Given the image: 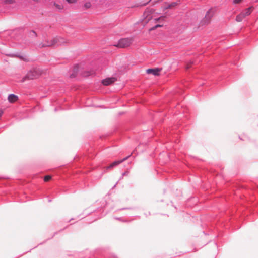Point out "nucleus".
<instances>
[{"label":"nucleus","mask_w":258,"mask_h":258,"mask_svg":"<svg viewBox=\"0 0 258 258\" xmlns=\"http://www.w3.org/2000/svg\"><path fill=\"white\" fill-rule=\"evenodd\" d=\"M128 157L129 156L123 158L122 160H119V161H116L113 162L112 164H110V165L108 167V168H112V167H113L114 166L118 165L120 163H121L122 162H123L124 161L126 160L128 158Z\"/></svg>","instance_id":"1a4fd4ad"},{"label":"nucleus","mask_w":258,"mask_h":258,"mask_svg":"<svg viewBox=\"0 0 258 258\" xmlns=\"http://www.w3.org/2000/svg\"><path fill=\"white\" fill-rule=\"evenodd\" d=\"M53 38V41L54 42V45H64L69 43V41L61 37H55Z\"/></svg>","instance_id":"39448f33"},{"label":"nucleus","mask_w":258,"mask_h":258,"mask_svg":"<svg viewBox=\"0 0 258 258\" xmlns=\"http://www.w3.org/2000/svg\"><path fill=\"white\" fill-rule=\"evenodd\" d=\"M252 12V8L249 7L247 9H246L244 11H243L242 13L243 14H244V16L246 17L247 16H248L250 14V13Z\"/></svg>","instance_id":"9b49d317"},{"label":"nucleus","mask_w":258,"mask_h":258,"mask_svg":"<svg viewBox=\"0 0 258 258\" xmlns=\"http://www.w3.org/2000/svg\"><path fill=\"white\" fill-rule=\"evenodd\" d=\"M162 27V25H159V24L156 25L155 26H154V27H152L151 28H150L149 29V31H152V30H154L157 29L158 27Z\"/></svg>","instance_id":"dca6fc26"},{"label":"nucleus","mask_w":258,"mask_h":258,"mask_svg":"<svg viewBox=\"0 0 258 258\" xmlns=\"http://www.w3.org/2000/svg\"><path fill=\"white\" fill-rule=\"evenodd\" d=\"M39 76V73L36 70H32L28 72V73L22 79L21 82H24L26 81L33 80L37 78Z\"/></svg>","instance_id":"f03ea898"},{"label":"nucleus","mask_w":258,"mask_h":258,"mask_svg":"<svg viewBox=\"0 0 258 258\" xmlns=\"http://www.w3.org/2000/svg\"><path fill=\"white\" fill-rule=\"evenodd\" d=\"M18 100V97L14 94H11L8 97V100L11 103H14Z\"/></svg>","instance_id":"9d476101"},{"label":"nucleus","mask_w":258,"mask_h":258,"mask_svg":"<svg viewBox=\"0 0 258 258\" xmlns=\"http://www.w3.org/2000/svg\"><path fill=\"white\" fill-rule=\"evenodd\" d=\"M116 81V79L114 77L108 78L102 80V82L103 85L108 86L113 83Z\"/></svg>","instance_id":"0eeeda50"},{"label":"nucleus","mask_w":258,"mask_h":258,"mask_svg":"<svg viewBox=\"0 0 258 258\" xmlns=\"http://www.w3.org/2000/svg\"><path fill=\"white\" fill-rule=\"evenodd\" d=\"M165 17L164 16H162L159 18H157V19H155L154 20L156 22H158V21H159L160 20H163L164 19Z\"/></svg>","instance_id":"4be33fe9"},{"label":"nucleus","mask_w":258,"mask_h":258,"mask_svg":"<svg viewBox=\"0 0 258 258\" xmlns=\"http://www.w3.org/2000/svg\"><path fill=\"white\" fill-rule=\"evenodd\" d=\"M242 1L243 0H233V3L234 4H240L242 2Z\"/></svg>","instance_id":"412c9836"},{"label":"nucleus","mask_w":258,"mask_h":258,"mask_svg":"<svg viewBox=\"0 0 258 258\" xmlns=\"http://www.w3.org/2000/svg\"><path fill=\"white\" fill-rule=\"evenodd\" d=\"M161 71V69L156 68V69H148L147 72L148 74H152L154 75H159V72Z\"/></svg>","instance_id":"6e6552de"},{"label":"nucleus","mask_w":258,"mask_h":258,"mask_svg":"<svg viewBox=\"0 0 258 258\" xmlns=\"http://www.w3.org/2000/svg\"><path fill=\"white\" fill-rule=\"evenodd\" d=\"M245 17L244 16V14H243V13L241 12L240 14H239V15H238L237 16H236V21L237 22H240L241 21H242V20L245 18Z\"/></svg>","instance_id":"f8f14e48"},{"label":"nucleus","mask_w":258,"mask_h":258,"mask_svg":"<svg viewBox=\"0 0 258 258\" xmlns=\"http://www.w3.org/2000/svg\"><path fill=\"white\" fill-rule=\"evenodd\" d=\"M3 113V111L0 110V117H1V116L2 115Z\"/></svg>","instance_id":"5701e85b"},{"label":"nucleus","mask_w":258,"mask_h":258,"mask_svg":"<svg viewBox=\"0 0 258 258\" xmlns=\"http://www.w3.org/2000/svg\"><path fill=\"white\" fill-rule=\"evenodd\" d=\"M84 7L86 9H89L91 7V4L90 2H87L84 4Z\"/></svg>","instance_id":"2eb2a0df"},{"label":"nucleus","mask_w":258,"mask_h":258,"mask_svg":"<svg viewBox=\"0 0 258 258\" xmlns=\"http://www.w3.org/2000/svg\"><path fill=\"white\" fill-rule=\"evenodd\" d=\"M153 13V10L151 9H147L144 12L143 15V22L144 24H147L149 21L152 19L153 16L152 14Z\"/></svg>","instance_id":"7ed1b4c3"},{"label":"nucleus","mask_w":258,"mask_h":258,"mask_svg":"<svg viewBox=\"0 0 258 258\" xmlns=\"http://www.w3.org/2000/svg\"><path fill=\"white\" fill-rule=\"evenodd\" d=\"M133 41V38H127L121 39L118 41L116 46L120 48L128 47L132 43Z\"/></svg>","instance_id":"20e7f679"},{"label":"nucleus","mask_w":258,"mask_h":258,"mask_svg":"<svg viewBox=\"0 0 258 258\" xmlns=\"http://www.w3.org/2000/svg\"><path fill=\"white\" fill-rule=\"evenodd\" d=\"M33 1L34 2H40V0H33Z\"/></svg>","instance_id":"b1692460"},{"label":"nucleus","mask_w":258,"mask_h":258,"mask_svg":"<svg viewBox=\"0 0 258 258\" xmlns=\"http://www.w3.org/2000/svg\"><path fill=\"white\" fill-rule=\"evenodd\" d=\"M51 179V176L50 175L45 176L44 178V180L45 182L49 181Z\"/></svg>","instance_id":"f3484780"},{"label":"nucleus","mask_w":258,"mask_h":258,"mask_svg":"<svg viewBox=\"0 0 258 258\" xmlns=\"http://www.w3.org/2000/svg\"><path fill=\"white\" fill-rule=\"evenodd\" d=\"M53 5L59 11H61L64 8L63 5L61 4L54 3Z\"/></svg>","instance_id":"4468645a"},{"label":"nucleus","mask_w":258,"mask_h":258,"mask_svg":"<svg viewBox=\"0 0 258 258\" xmlns=\"http://www.w3.org/2000/svg\"><path fill=\"white\" fill-rule=\"evenodd\" d=\"M193 63L194 62L192 61H190L189 62H188L186 65V69H189Z\"/></svg>","instance_id":"aec40b11"},{"label":"nucleus","mask_w":258,"mask_h":258,"mask_svg":"<svg viewBox=\"0 0 258 258\" xmlns=\"http://www.w3.org/2000/svg\"><path fill=\"white\" fill-rule=\"evenodd\" d=\"M52 46H54V42L53 41V38L49 40L46 41L45 42H42L39 44V47L40 48Z\"/></svg>","instance_id":"423d86ee"},{"label":"nucleus","mask_w":258,"mask_h":258,"mask_svg":"<svg viewBox=\"0 0 258 258\" xmlns=\"http://www.w3.org/2000/svg\"><path fill=\"white\" fill-rule=\"evenodd\" d=\"M15 3V0H6L5 3L7 4H12Z\"/></svg>","instance_id":"a211bd4d"},{"label":"nucleus","mask_w":258,"mask_h":258,"mask_svg":"<svg viewBox=\"0 0 258 258\" xmlns=\"http://www.w3.org/2000/svg\"><path fill=\"white\" fill-rule=\"evenodd\" d=\"M178 5V3L177 2H172L171 4L166 5L165 9H171Z\"/></svg>","instance_id":"ddd939ff"},{"label":"nucleus","mask_w":258,"mask_h":258,"mask_svg":"<svg viewBox=\"0 0 258 258\" xmlns=\"http://www.w3.org/2000/svg\"><path fill=\"white\" fill-rule=\"evenodd\" d=\"M214 14V11L212 8L208 10L206 12L205 17L200 22L198 28L202 27L210 24Z\"/></svg>","instance_id":"f257e3e1"},{"label":"nucleus","mask_w":258,"mask_h":258,"mask_svg":"<svg viewBox=\"0 0 258 258\" xmlns=\"http://www.w3.org/2000/svg\"><path fill=\"white\" fill-rule=\"evenodd\" d=\"M69 4L76 3L78 0H66Z\"/></svg>","instance_id":"6ab92c4d"}]
</instances>
